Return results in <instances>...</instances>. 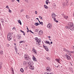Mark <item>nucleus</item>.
<instances>
[{
	"label": "nucleus",
	"mask_w": 74,
	"mask_h": 74,
	"mask_svg": "<svg viewBox=\"0 0 74 74\" xmlns=\"http://www.w3.org/2000/svg\"><path fill=\"white\" fill-rule=\"evenodd\" d=\"M14 29V30H16V28L15 27H13V28H12V30Z\"/></svg>",
	"instance_id": "obj_39"
},
{
	"label": "nucleus",
	"mask_w": 74,
	"mask_h": 74,
	"mask_svg": "<svg viewBox=\"0 0 74 74\" xmlns=\"http://www.w3.org/2000/svg\"><path fill=\"white\" fill-rule=\"evenodd\" d=\"M29 69L31 70H33L34 69V67L33 66H32V65H31L30 66H29Z\"/></svg>",
	"instance_id": "obj_9"
},
{
	"label": "nucleus",
	"mask_w": 74,
	"mask_h": 74,
	"mask_svg": "<svg viewBox=\"0 0 74 74\" xmlns=\"http://www.w3.org/2000/svg\"><path fill=\"white\" fill-rule=\"evenodd\" d=\"M22 42H23V43H25V41L24 40H23V41H21L19 43H20V44H21V43H22Z\"/></svg>",
	"instance_id": "obj_26"
},
{
	"label": "nucleus",
	"mask_w": 74,
	"mask_h": 74,
	"mask_svg": "<svg viewBox=\"0 0 74 74\" xmlns=\"http://www.w3.org/2000/svg\"><path fill=\"white\" fill-rule=\"evenodd\" d=\"M33 52L35 54H37V51H36V50H35L33 51Z\"/></svg>",
	"instance_id": "obj_22"
},
{
	"label": "nucleus",
	"mask_w": 74,
	"mask_h": 74,
	"mask_svg": "<svg viewBox=\"0 0 74 74\" xmlns=\"http://www.w3.org/2000/svg\"><path fill=\"white\" fill-rule=\"evenodd\" d=\"M65 56L67 59V60H69L71 59V58H70V56H69L67 54H66L65 55Z\"/></svg>",
	"instance_id": "obj_6"
},
{
	"label": "nucleus",
	"mask_w": 74,
	"mask_h": 74,
	"mask_svg": "<svg viewBox=\"0 0 74 74\" xmlns=\"http://www.w3.org/2000/svg\"><path fill=\"white\" fill-rule=\"evenodd\" d=\"M25 64H27V63L26 62H23V65H25Z\"/></svg>",
	"instance_id": "obj_27"
},
{
	"label": "nucleus",
	"mask_w": 74,
	"mask_h": 74,
	"mask_svg": "<svg viewBox=\"0 0 74 74\" xmlns=\"http://www.w3.org/2000/svg\"><path fill=\"white\" fill-rule=\"evenodd\" d=\"M51 44H52V42H51Z\"/></svg>",
	"instance_id": "obj_62"
},
{
	"label": "nucleus",
	"mask_w": 74,
	"mask_h": 74,
	"mask_svg": "<svg viewBox=\"0 0 74 74\" xmlns=\"http://www.w3.org/2000/svg\"><path fill=\"white\" fill-rule=\"evenodd\" d=\"M36 49H35V48H34V47L33 48V50L32 51H35Z\"/></svg>",
	"instance_id": "obj_38"
},
{
	"label": "nucleus",
	"mask_w": 74,
	"mask_h": 74,
	"mask_svg": "<svg viewBox=\"0 0 74 74\" xmlns=\"http://www.w3.org/2000/svg\"><path fill=\"white\" fill-rule=\"evenodd\" d=\"M39 35H42V34H43V32H42V31L41 30L39 32Z\"/></svg>",
	"instance_id": "obj_14"
},
{
	"label": "nucleus",
	"mask_w": 74,
	"mask_h": 74,
	"mask_svg": "<svg viewBox=\"0 0 74 74\" xmlns=\"http://www.w3.org/2000/svg\"><path fill=\"white\" fill-rule=\"evenodd\" d=\"M40 25L39 23H35V25H36V26H38V25Z\"/></svg>",
	"instance_id": "obj_19"
},
{
	"label": "nucleus",
	"mask_w": 74,
	"mask_h": 74,
	"mask_svg": "<svg viewBox=\"0 0 74 74\" xmlns=\"http://www.w3.org/2000/svg\"><path fill=\"white\" fill-rule=\"evenodd\" d=\"M44 7L45 8H46V9H48V7L45 5H44Z\"/></svg>",
	"instance_id": "obj_16"
},
{
	"label": "nucleus",
	"mask_w": 74,
	"mask_h": 74,
	"mask_svg": "<svg viewBox=\"0 0 74 74\" xmlns=\"http://www.w3.org/2000/svg\"><path fill=\"white\" fill-rule=\"evenodd\" d=\"M55 22H56V23H58V21H57V20H56V21H55Z\"/></svg>",
	"instance_id": "obj_48"
},
{
	"label": "nucleus",
	"mask_w": 74,
	"mask_h": 74,
	"mask_svg": "<svg viewBox=\"0 0 74 74\" xmlns=\"http://www.w3.org/2000/svg\"><path fill=\"white\" fill-rule=\"evenodd\" d=\"M13 41H14V42H15V41H16L15 39H14Z\"/></svg>",
	"instance_id": "obj_54"
},
{
	"label": "nucleus",
	"mask_w": 74,
	"mask_h": 74,
	"mask_svg": "<svg viewBox=\"0 0 74 74\" xmlns=\"http://www.w3.org/2000/svg\"><path fill=\"white\" fill-rule=\"evenodd\" d=\"M44 74H49V73H47V72H45L44 73Z\"/></svg>",
	"instance_id": "obj_46"
},
{
	"label": "nucleus",
	"mask_w": 74,
	"mask_h": 74,
	"mask_svg": "<svg viewBox=\"0 0 74 74\" xmlns=\"http://www.w3.org/2000/svg\"><path fill=\"white\" fill-rule=\"evenodd\" d=\"M36 19H37V20H38V18H36Z\"/></svg>",
	"instance_id": "obj_64"
},
{
	"label": "nucleus",
	"mask_w": 74,
	"mask_h": 74,
	"mask_svg": "<svg viewBox=\"0 0 74 74\" xmlns=\"http://www.w3.org/2000/svg\"><path fill=\"white\" fill-rule=\"evenodd\" d=\"M70 53H74V51H71V52H70Z\"/></svg>",
	"instance_id": "obj_36"
},
{
	"label": "nucleus",
	"mask_w": 74,
	"mask_h": 74,
	"mask_svg": "<svg viewBox=\"0 0 74 74\" xmlns=\"http://www.w3.org/2000/svg\"><path fill=\"white\" fill-rule=\"evenodd\" d=\"M28 66H32L33 64V62L32 61H30L28 63Z\"/></svg>",
	"instance_id": "obj_5"
},
{
	"label": "nucleus",
	"mask_w": 74,
	"mask_h": 74,
	"mask_svg": "<svg viewBox=\"0 0 74 74\" xmlns=\"http://www.w3.org/2000/svg\"><path fill=\"white\" fill-rule=\"evenodd\" d=\"M39 23H40V24L41 25H43V23L42 22H39Z\"/></svg>",
	"instance_id": "obj_29"
},
{
	"label": "nucleus",
	"mask_w": 74,
	"mask_h": 74,
	"mask_svg": "<svg viewBox=\"0 0 74 74\" xmlns=\"http://www.w3.org/2000/svg\"><path fill=\"white\" fill-rule=\"evenodd\" d=\"M72 48H73V49H74V46H73L72 47Z\"/></svg>",
	"instance_id": "obj_59"
},
{
	"label": "nucleus",
	"mask_w": 74,
	"mask_h": 74,
	"mask_svg": "<svg viewBox=\"0 0 74 74\" xmlns=\"http://www.w3.org/2000/svg\"><path fill=\"white\" fill-rule=\"evenodd\" d=\"M16 1H18V3H19V0H16Z\"/></svg>",
	"instance_id": "obj_57"
},
{
	"label": "nucleus",
	"mask_w": 74,
	"mask_h": 74,
	"mask_svg": "<svg viewBox=\"0 0 74 74\" xmlns=\"http://www.w3.org/2000/svg\"><path fill=\"white\" fill-rule=\"evenodd\" d=\"M51 14H52V16H53V15H55V13H52Z\"/></svg>",
	"instance_id": "obj_34"
},
{
	"label": "nucleus",
	"mask_w": 74,
	"mask_h": 74,
	"mask_svg": "<svg viewBox=\"0 0 74 74\" xmlns=\"http://www.w3.org/2000/svg\"><path fill=\"white\" fill-rule=\"evenodd\" d=\"M29 30H27V32L29 33Z\"/></svg>",
	"instance_id": "obj_56"
},
{
	"label": "nucleus",
	"mask_w": 74,
	"mask_h": 74,
	"mask_svg": "<svg viewBox=\"0 0 74 74\" xmlns=\"http://www.w3.org/2000/svg\"><path fill=\"white\" fill-rule=\"evenodd\" d=\"M56 19L55 18H53V20L55 21L56 20Z\"/></svg>",
	"instance_id": "obj_47"
},
{
	"label": "nucleus",
	"mask_w": 74,
	"mask_h": 74,
	"mask_svg": "<svg viewBox=\"0 0 74 74\" xmlns=\"http://www.w3.org/2000/svg\"><path fill=\"white\" fill-rule=\"evenodd\" d=\"M49 3V1H46V4H48Z\"/></svg>",
	"instance_id": "obj_30"
},
{
	"label": "nucleus",
	"mask_w": 74,
	"mask_h": 74,
	"mask_svg": "<svg viewBox=\"0 0 74 74\" xmlns=\"http://www.w3.org/2000/svg\"><path fill=\"white\" fill-rule=\"evenodd\" d=\"M62 5L64 6H65V5H67V4H66V3H62Z\"/></svg>",
	"instance_id": "obj_25"
},
{
	"label": "nucleus",
	"mask_w": 74,
	"mask_h": 74,
	"mask_svg": "<svg viewBox=\"0 0 74 74\" xmlns=\"http://www.w3.org/2000/svg\"><path fill=\"white\" fill-rule=\"evenodd\" d=\"M35 40L36 42V44L37 45H40V43H41V39H38V38L36 37L35 38Z\"/></svg>",
	"instance_id": "obj_2"
},
{
	"label": "nucleus",
	"mask_w": 74,
	"mask_h": 74,
	"mask_svg": "<svg viewBox=\"0 0 74 74\" xmlns=\"http://www.w3.org/2000/svg\"><path fill=\"white\" fill-rule=\"evenodd\" d=\"M64 51H65L66 52V51H67V49H64Z\"/></svg>",
	"instance_id": "obj_37"
},
{
	"label": "nucleus",
	"mask_w": 74,
	"mask_h": 74,
	"mask_svg": "<svg viewBox=\"0 0 74 74\" xmlns=\"http://www.w3.org/2000/svg\"><path fill=\"white\" fill-rule=\"evenodd\" d=\"M20 31L21 32H22V33H24V32L23 31H22V30H20Z\"/></svg>",
	"instance_id": "obj_44"
},
{
	"label": "nucleus",
	"mask_w": 74,
	"mask_h": 74,
	"mask_svg": "<svg viewBox=\"0 0 74 74\" xmlns=\"http://www.w3.org/2000/svg\"><path fill=\"white\" fill-rule=\"evenodd\" d=\"M11 34L10 33H9L8 35V41H10L11 39H12V38H11Z\"/></svg>",
	"instance_id": "obj_4"
},
{
	"label": "nucleus",
	"mask_w": 74,
	"mask_h": 74,
	"mask_svg": "<svg viewBox=\"0 0 74 74\" xmlns=\"http://www.w3.org/2000/svg\"><path fill=\"white\" fill-rule=\"evenodd\" d=\"M14 1H15V0H12L11 1L12 2H14Z\"/></svg>",
	"instance_id": "obj_51"
},
{
	"label": "nucleus",
	"mask_w": 74,
	"mask_h": 74,
	"mask_svg": "<svg viewBox=\"0 0 74 74\" xmlns=\"http://www.w3.org/2000/svg\"><path fill=\"white\" fill-rule=\"evenodd\" d=\"M1 65H0V69H1Z\"/></svg>",
	"instance_id": "obj_58"
},
{
	"label": "nucleus",
	"mask_w": 74,
	"mask_h": 74,
	"mask_svg": "<svg viewBox=\"0 0 74 74\" xmlns=\"http://www.w3.org/2000/svg\"><path fill=\"white\" fill-rule=\"evenodd\" d=\"M46 70L47 71H51V69H50V67H47L46 68Z\"/></svg>",
	"instance_id": "obj_13"
},
{
	"label": "nucleus",
	"mask_w": 74,
	"mask_h": 74,
	"mask_svg": "<svg viewBox=\"0 0 74 74\" xmlns=\"http://www.w3.org/2000/svg\"><path fill=\"white\" fill-rule=\"evenodd\" d=\"M18 23H19L21 25H22V23H21V20H18Z\"/></svg>",
	"instance_id": "obj_20"
},
{
	"label": "nucleus",
	"mask_w": 74,
	"mask_h": 74,
	"mask_svg": "<svg viewBox=\"0 0 74 74\" xmlns=\"http://www.w3.org/2000/svg\"><path fill=\"white\" fill-rule=\"evenodd\" d=\"M24 59L26 60H27V61H30L31 60V58L29 56V55L27 54H25L24 55Z\"/></svg>",
	"instance_id": "obj_3"
},
{
	"label": "nucleus",
	"mask_w": 74,
	"mask_h": 74,
	"mask_svg": "<svg viewBox=\"0 0 74 74\" xmlns=\"http://www.w3.org/2000/svg\"><path fill=\"white\" fill-rule=\"evenodd\" d=\"M16 55H19V53H18L17 52H16Z\"/></svg>",
	"instance_id": "obj_42"
},
{
	"label": "nucleus",
	"mask_w": 74,
	"mask_h": 74,
	"mask_svg": "<svg viewBox=\"0 0 74 74\" xmlns=\"http://www.w3.org/2000/svg\"><path fill=\"white\" fill-rule=\"evenodd\" d=\"M3 54V51L2 50L0 51V55H2Z\"/></svg>",
	"instance_id": "obj_15"
},
{
	"label": "nucleus",
	"mask_w": 74,
	"mask_h": 74,
	"mask_svg": "<svg viewBox=\"0 0 74 74\" xmlns=\"http://www.w3.org/2000/svg\"><path fill=\"white\" fill-rule=\"evenodd\" d=\"M48 38H51V36H48Z\"/></svg>",
	"instance_id": "obj_61"
},
{
	"label": "nucleus",
	"mask_w": 74,
	"mask_h": 74,
	"mask_svg": "<svg viewBox=\"0 0 74 74\" xmlns=\"http://www.w3.org/2000/svg\"><path fill=\"white\" fill-rule=\"evenodd\" d=\"M20 71L22 73H23L24 71V70H23V68H21L20 69Z\"/></svg>",
	"instance_id": "obj_18"
},
{
	"label": "nucleus",
	"mask_w": 74,
	"mask_h": 74,
	"mask_svg": "<svg viewBox=\"0 0 74 74\" xmlns=\"http://www.w3.org/2000/svg\"><path fill=\"white\" fill-rule=\"evenodd\" d=\"M6 47H10V45L9 44H7L6 45Z\"/></svg>",
	"instance_id": "obj_33"
},
{
	"label": "nucleus",
	"mask_w": 74,
	"mask_h": 74,
	"mask_svg": "<svg viewBox=\"0 0 74 74\" xmlns=\"http://www.w3.org/2000/svg\"><path fill=\"white\" fill-rule=\"evenodd\" d=\"M23 34L24 36H25V32H24Z\"/></svg>",
	"instance_id": "obj_55"
},
{
	"label": "nucleus",
	"mask_w": 74,
	"mask_h": 74,
	"mask_svg": "<svg viewBox=\"0 0 74 74\" xmlns=\"http://www.w3.org/2000/svg\"><path fill=\"white\" fill-rule=\"evenodd\" d=\"M45 42L46 43V44H49V41H47L46 42Z\"/></svg>",
	"instance_id": "obj_28"
},
{
	"label": "nucleus",
	"mask_w": 74,
	"mask_h": 74,
	"mask_svg": "<svg viewBox=\"0 0 74 74\" xmlns=\"http://www.w3.org/2000/svg\"><path fill=\"white\" fill-rule=\"evenodd\" d=\"M14 45H16V43H14Z\"/></svg>",
	"instance_id": "obj_60"
},
{
	"label": "nucleus",
	"mask_w": 74,
	"mask_h": 74,
	"mask_svg": "<svg viewBox=\"0 0 74 74\" xmlns=\"http://www.w3.org/2000/svg\"><path fill=\"white\" fill-rule=\"evenodd\" d=\"M66 52L68 53H70V52H71V51H68V50H67V51H66Z\"/></svg>",
	"instance_id": "obj_31"
},
{
	"label": "nucleus",
	"mask_w": 74,
	"mask_h": 74,
	"mask_svg": "<svg viewBox=\"0 0 74 74\" xmlns=\"http://www.w3.org/2000/svg\"><path fill=\"white\" fill-rule=\"evenodd\" d=\"M14 48L15 49L16 52L18 51V50H17V49L16 48V47L15 46L14 47Z\"/></svg>",
	"instance_id": "obj_24"
},
{
	"label": "nucleus",
	"mask_w": 74,
	"mask_h": 74,
	"mask_svg": "<svg viewBox=\"0 0 74 74\" xmlns=\"http://www.w3.org/2000/svg\"><path fill=\"white\" fill-rule=\"evenodd\" d=\"M23 10H21L20 11V12H23Z\"/></svg>",
	"instance_id": "obj_52"
},
{
	"label": "nucleus",
	"mask_w": 74,
	"mask_h": 74,
	"mask_svg": "<svg viewBox=\"0 0 74 74\" xmlns=\"http://www.w3.org/2000/svg\"><path fill=\"white\" fill-rule=\"evenodd\" d=\"M73 23L70 22L68 23V26L70 28V30L72 31L74 30V27H73Z\"/></svg>",
	"instance_id": "obj_1"
},
{
	"label": "nucleus",
	"mask_w": 74,
	"mask_h": 74,
	"mask_svg": "<svg viewBox=\"0 0 74 74\" xmlns=\"http://www.w3.org/2000/svg\"><path fill=\"white\" fill-rule=\"evenodd\" d=\"M39 17L40 18V19H42V17H41L40 16H39Z\"/></svg>",
	"instance_id": "obj_41"
},
{
	"label": "nucleus",
	"mask_w": 74,
	"mask_h": 74,
	"mask_svg": "<svg viewBox=\"0 0 74 74\" xmlns=\"http://www.w3.org/2000/svg\"><path fill=\"white\" fill-rule=\"evenodd\" d=\"M9 12H12L11 10H10V9H9Z\"/></svg>",
	"instance_id": "obj_45"
},
{
	"label": "nucleus",
	"mask_w": 74,
	"mask_h": 74,
	"mask_svg": "<svg viewBox=\"0 0 74 74\" xmlns=\"http://www.w3.org/2000/svg\"><path fill=\"white\" fill-rule=\"evenodd\" d=\"M35 32H38V29H36L35 30Z\"/></svg>",
	"instance_id": "obj_40"
},
{
	"label": "nucleus",
	"mask_w": 74,
	"mask_h": 74,
	"mask_svg": "<svg viewBox=\"0 0 74 74\" xmlns=\"http://www.w3.org/2000/svg\"><path fill=\"white\" fill-rule=\"evenodd\" d=\"M64 18L65 19H68L69 17L67 16H65L64 17Z\"/></svg>",
	"instance_id": "obj_23"
},
{
	"label": "nucleus",
	"mask_w": 74,
	"mask_h": 74,
	"mask_svg": "<svg viewBox=\"0 0 74 74\" xmlns=\"http://www.w3.org/2000/svg\"><path fill=\"white\" fill-rule=\"evenodd\" d=\"M29 32H30L31 33H33V34H34V33H33V32H32V30H29Z\"/></svg>",
	"instance_id": "obj_35"
},
{
	"label": "nucleus",
	"mask_w": 74,
	"mask_h": 74,
	"mask_svg": "<svg viewBox=\"0 0 74 74\" xmlns=\"http://www.w3.org/2000/svg\"><path fill=\"white\" fill-rule=\"evenodd\" d=\"M56 61L57 62H58L59 63H60V59H56Z\"/></svg>",
	"instance_id": "obj_12"
},
{
	"label": "nucleus",
	"mask_w": 74,
	"mask_h": 74,
	"mask_svg": "<svg viewBox=\"0 0 74 74\" xmlns=\"http://www.w3.org/2000/svg\"><path fill=\"white\" fill-rule=\"evenodd\" d=\"M11 70L12 71V74H14V70L12 68H11Z\"/></svg>",
	"instance_id": "obj_17"
},
{
	"label": "nucleus",
	"mask_w": 74,
	"mask_h": 74,
	"mask_svg": "<svg viewBox=\"0 0 74 74\" xmlns=\"http://www.w3.org/2000/svg\"><path fill=\"white\" fill-rule=\"evenodd\" d=\"M27 30H29V28H27Z\"/></svg>",
	"instance_id": "obj_63"
},
{
	"label": "nucleus",
	"mask_w": 74,
	"mask_h": 74,
	"mask_svg": "<svg viewBox=\"0 0 74 74\" xmlns=\"http://www.w3.org/2000/svg\"><path fill=\"white\" fill-rule=\"evenodd\" d=\"M68 1H69V0H66V3H68Z\"/></svg>",
	"instance_id": "obj_53"
},
{
	"label": "nucleus",
	"mask_w": 74,
	"mask_h": 74,
	"mask_svg": "<svg viewBox=\"0 0 74 74\" xmlns=\"http://www.w3.org/2000/svg\"><path fill=\"white\" fill-rule=\"evenodd\" d=\"M17 37L18 40H21V39L22 38V36L20 35H18L17 36Z\"/></svg>",
	"instance_id": "obj_10"
},
{
	"label": "nucleus",
	"mask_w": 74,
	"mask_h": 74,
	"mask_svg": "<svg viewBox=\"0 0 74 74\" xmlns=\"http://www.w3.org/2000/svg\"><path fill=\"white\" fill-rule=\"evenodd\" d=\"M33 60L35 62H37V59L36 57H34V56H33V57H32Z\"/></svg>",
	"instance_id": "obj_11"
},
{
	"label": "nucleus",
	"mask_w": 74,
	"mask_h": 74,
	"mask_svg": "<svg viewBox=\"0 0 74 74\" xmlns=\"http://www.w3.org/2000/svg\"><path fill=\"white\" fill-rule=\"evenodd\" d=\"M1 64H3V62H0V65L1 66Z\"/></svg>",
	"instance_id": "obj_43"
},
{
	"label": "nucleus",
	"mask_w": 74,
	"mask_h": 74,
	"mask_svg": "<svg viewBox=\"0 0 74 74\" xmlns=\"http://www.w3.org/2000/svg\"><path fill=\"white\" fill-rule=\"evenodd\" d=\"M35 13L36 14H37V11H35Z\"/></svg>",
	"instance_id": "obj_50"
},
{
	"label": "nucleus",
	"mask_w": 74,
	"mask_h": 74,
	"mask_svg": "<svg viewBox=\"0 0 74 74\" xmlns=\"http://www.w3.org/2000/svg\"><path fill=\"white\" fill-rule=\"evenodd\" d=\"M47 27L49 29H51L52 25L50 23H49L47 25Z\"/></svg>",
	"instance_id": "obj_8"
},
{
	"label": "nucleus",
	"mask_w": 74,
	"mask_h": 74,
	"mask_svg": "<svg viewBox=\"0 0 74 74\" xmlns=\"http://www.w3.org/2000/svg\"><path fill=\"white\" fill-rule=\"evenodd\" d=\"M65 28L67 29H70V27L69 26L68 27L67 26H66L65 27Z\"/></svg>",
	"instance_id": "obj_21"
},
{
	"label": "nucleus",
	"mask_w": 74,
	"mask_h": 74,
	"mask_svg": "<svg viewBox=\"0 0 74 74\" xmlns=\"http://www.w3.org/2000/svg\"><path fill=\"white\" fill-rule=\"evenodd\" d=\"M8 5H7L6 6V8H7L8 9Z\"/></svg>",
	"instance_id": "obj_49"
},
{
	"label": "nucleus",
	"mask_w": 74,
	"mask_h": 74,
	"mask_svg": "<svg viewBox=\"0 0 74 74\" xmlns=\"http://www.w3.org/2000/svg\"><path fill=\"white\" fill-rule=\"evenodd\" d=\"M43 47L45 49L46 51H49V49H48V48L47 46L44 45H43Z\"/></svg>",
	"instance_id": "obj_7"
},
{
	"label": "nucleus",
	"mask_w": 74,
	"mask_h": 74,
	"mask_svg": "<svg viewBox=\"0 0 74 74\" xmlns=\"http://www.w3.org/2000/svg\"><path fill=\"white\" fill-rule=\"evenodd\" d=\"M52 16V18L53 19V18H55V17L56 16V15H53V16Z\"/></svg>",
	"instance_id": "obj_32"
}]
</instances>
